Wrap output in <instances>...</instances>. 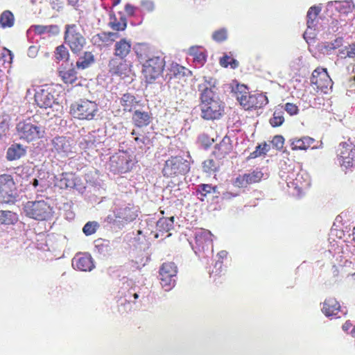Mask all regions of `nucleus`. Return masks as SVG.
Returning a JSON list of instances; mask_svg holds the SVG:
<instances>
[{
    "instance_id": "62",
    "label": "nucleus",
    "mask_w": 355,
    "mask_h": 355,
    "mask_svg": "<svg viewBox=\"0 0 355 355\" xmlns=\"http://www.w3.org/2000/svg\"><path fill=\"white\" fill-rule=\"evenodd\" d=\"M346 54L349 58H354L355 56V42L348 45V50H347Z\"/></svg>"
},
{
    "instance_id": "35",
    "label": "nucleus",
    "mask_w": 355,
    "mask_h": 355,
    "mask_svg": "<svg viewBox=\"0 0 355 355\" xmlns=\"http://www.w3.org/2000/svg\"><path fill=\"white\" fill-rule=\"evenodd\" d=\"M220 159L214 160V159H208L202 163L203 171L205 173L211 174L216 172L220 167Z\"/></svg>"
},
{
    "instance_id": "2",
    "label": "nucleus",
    "mask_w": 355,
    "mask_h": 355,
    "mask_svg": "<svg viewBox=\"0 0 355 355\" xmlns=\"http://www.w3.org/2000/svg\"><path fill=\"white\" fill-rule=\"evenodd\" d=\"M140 62L142 63V73L148 83H152L163 72L165 66L164 58L161 55H155L146 53H137Z\"/></svg>"
},
{
    "instance_id": "37",
    "label": "nucleus",
    "mask_w": 355,
    "mask_h": 355,
    "mask_svg": "<svg viewBox=\"0 0 355 355\" xmlns=\"http://www.w3.org/2000/svg\"><path fill=\"white\" fill-rule=\"evenodd\" d=\"M60 76L67 84H73L77 79L76 71L74 69H69L60 71Z\"/></svg>"
},
{
    "instance_id": "20",
    "label": "nucleus",
    "mask_w": 355,
    "mask_h": 355,
    "mask_svg": "<svg viewBox=\"0 0 355 355\" xmlns=\"http://www.w3.org/2000/svg\"><path fill=\"white\" fill-rule=\"evenodd\" d=\"M268 103V98L261 94H250L248 97V102L243 103V108L249 110L252 107H261Z\"/></svg>"
},
{
    "instance_id": "30",
    "label": "nucleus",
    "mask_w": 355,
    "mask_h": 355,
    "mask_svg": "<svg viewBox=\"0 0 355 355\" xmlns=\"http://www.w3.org/2000/svg\"><path fill=\"white\" fill-rule=\"evenodd\" d=\"M57 184L61 189L73 188L76 186L73 175L62 173Z\"/></svg>"
},
{
    "instance_id": "57",
    "label": "nucleus",
    "mask_w": 355,
    "mask_h": 355,
    "mask_svg": "<svg viewBox=\"0 0 355 355\" xmlns=\"http://www.w3.org/2000/svg\"><path fill=\"white\" fill-rule=\"evenodd\" d=\"M111 27L113 30L119 31H123L125 29L127 26L126 21L125 20H123L122 22H112L110 24Z\"/></svg>"
},
{
    "instance_id": "3",
    "label": "nucleus",
    "mask_w": 355,
    "mask_h": 355,
    "mask_svg": "<svg viewBox=\"0 0 355 355\" xmlns=\"http://www.w3.org/2000/svg\"><path fill=\"white\" fill-rule=\"evenodd\" d=\"M137 208L130 203H114L112 214H109L105 221L113 224L119 228H122L125 225L133 221L137 217Z\"/></svg>"
},
{
    "instance_id": "46",
    "label": "nucleus",
    "mask_w": 355,
    "mask_h": 355,
    "mask_svg": "<svg viewBox=\"0 0 355 355\" xmlns=\"http://www.w3.org/2000/svg\"><path fill=\"white\" fill-rule=\"evenodd\" d=\"M263 176V173L259 170H254L250 173H245V178L249 184L257 182L261 180Z\"/></svg>"
},
{
    "instance_id": "42",
    "label": "nucleus",
    "mask_w": 355,
    "mask_h": 355,
    "mask_svg": "<svg viewBox=\"0 0 355 355\" xmlns=\"http://www.w3.org/2000/svg\"><path fill=\"white\" fill-rule=\"evenodd\" d=\"M191 54L193 55L194 62L200 66L206 62V56L204 53L199 52L198 49L192 47L190 49Z\"/></svg>"
},
{
    "instance_id": "10",
    "label": "nucleus",
    "mask_w": 355,
    "mask_h": 355,
    "mask_svg": "<svg viewBox=\"0 0 355 355\" xmlns=\"http://www.w3.org/2000/svg\"><path fill=\"white\" fill-rule=\"evenodd\" d=\"M189 171L188 161L181 157H172L166 161L162 173L166 177H173L184 174Z\"/></svg>"
},
{
    "instance_id": "45",
    "label": "nucleus",
    "mask_w": 355,
    "mask_h": 355,
    "mask_svg": "<svg viewBox=\"0 0 355 355\" xmlns=\"http://www.w3.org/2000/svg\"><path fill=\"white\" fill-rule=\"evenodd\" d=\"M94 144V136L89 134L79 141V146L82 149L92 148Z\"/></svg>"
},
{
    "instance_id": "27",
    "label": "nucleus",
    "mask_w": 355,
    "mask_h": 355,
    "mask_svg": "<svg viewBox=\"0 0 355 355\" xmlns=\"http://www.w3.org/2000/svg\"><path fill=\"white\" fill-rule=\"evenodd\" d=\"M30 30H33L35 33L42 35L47 33L50 36L57 35L60 33V28L57 25H33Z\"/></svg>"
},
{
    "instance_id": "47",
    "label": "nucleus",
    "mask_w": 355,
    "mask_h": 355,
    "mask_svg": "<svg viewBox=\"0 0 355 355\" xmlns=\"http://www.w3.org/2000/svg\"><path fill=\"white\" fill-rule=\"evenodd\" d=\"M69 56V51L63 44L60 45L56 48L55 58L57 60H67Z\"/></svg>"
},
{
    "instance_id": "64",
    "label": "nucleus",
    "mask_w": 355,
    "mask_h": 355,
    "mask_svg": "<svg viewBox=\"0 0 355 355\" xmlns=\"http://www.w3.org/2000/svg\"><path fill=\"white\" fill-rule=\"evenodd\" d=\"M125 10L128 15H133L135 13V7L128 3L125 7Z\"/></svg>"
},
{
    "instance_id": "15",
    "label": "nucleus",
    "mask_w": 355,
    "mask_h": 355,
    "mask_svg": "<svg viewBox=\"0 0 355 355\" xmlns=\"http://www.w3.org/2000/svg\"><path fill=\"white\" fill-rule=\"evenodd\" d=\"M131 159L130 157L121 153L110 157V165L111 170L114 173H125L131 168Z\"/></svg>"
},
{
    "instance_id": "48",
    "label": "nucleus",
    "mask_w": 355,
    "mask_h": 355,
    "mask_svg": "<svg viewBox=\"0 0 355 355\" xmlns=\"http://www.w3.org/2000/svg\"><path fill=\"white\" fill-rule=\"evenodd\" d=\"M227 38V31L225 28H220L215 31L212 34V39L217 42H221L226 40Z\"/></svg>"
},
{
    "instance_id": "33",
    "label": "nucleus",
    "mask_w": 355,
    "mask_h": 355,
    "mask_svg": "<svg viewBox=\"0 0 355 355\" xmlns=\"http://www.w3.org/2000/svg\"><path fill=\"white\" fill-rule=\"evenodd\" d=\"M15 24V17L13 13L7 10L0 15V25L2 28H11Z\"/></svg>"
},
{
    "instance_id": "23",
    "label": "nucleus",
    "mask_w": 355,
    "mask_h": 355,
    "mask_svg": "<svg viewBox=\"0 0 355 355\" xmlns=\"http://www.w3.org/2000/svg\"><path fill=\"white\" fill-rule=\"evenodd\" d=\"M132 119L134 125L139 128L147 126L152 120V117L148 112L139 110L135 111Z\"/></svg>"
},
{
    "instance_id": "40",
    "label": "nucleus",
    "mask_w": 355,
    "mask_h": 355,
    "mask_svg": "<svg viewBox=\"0 0 355 355\" xmlns=\"http://www.w3.org/2000/svg\"><path fill=\"white\" fill-rule=\"evenodd\" d=\"M283 112L281 110H276L274 112L273 116L270 119V123L273 127H278L282 125L284 121Z\"/></svg>"
},
{
    "instance_id": "21",
    "label": "nucleus",
    "mask_w": 355,
    "mask_h": 355,
    "mask_svg": "<svg viewBox=\"0 0 355 355\" xmlns=\"http://www.w3.org/2000/svg\"><path fill=\"white\" fill-rule=\"evenodd\" d=\"M340 306L335 298L329 297L324 300L322 304V311L327 316L336 315Z\"/></svg>"
},
{
    "instance_id": "43",
    "label": "nucleus",
    "mask_w": 355,
    "mask_h": 355,
    "mask_svg": "<svg viewBox=\"0 0 355 355\" xmlns=\"http://www.w3.org/2000/svg\"><path fill=\"white\" fill-rule=\"evenodd\" d=\"M170 71V78H171V76H174L175 77H180L185 76L186 73V68L184 67H182L176 63H173L171 65V68L169 69Z\"/></svg>"
},
{
    "instance_id": "59",
    "label": "nucleus",
    "mask_w": 355,
    "mask_h": 355,
    "mask_svg": "<svg viewBox=\"0 0 355 355\" xmlns=\"http://www.w3.org/2000/svg\"><path fill=\"white\" fill-rule=\"evenodd\" d=\"M141 6L146 10L151 12L154 10V3L149 0H144L141 1Z\"/></svg>"
},
{
    "instance_id": "49",
    "label": "nucleus",
    "mask_w": 355,
    "mask_h": 355,
    "mask_svg": "<svg viewBox=\"0 0 355 355\" xmlns=\"http://www.w3.org/2000/svg\"><path fill=\"white\" fill-rule=\"evenodd\" d=\"M343 40L342 37H338L334 40L333 42L327 43L324 45V49H326V52L327 53H329L331 50L340 49L343 46Z\"/></svg>"
},
{
    "instance_id": "5",
    "label": "nucleus",
    "mask_w": 355,
    "mask_h": 355,
    "mask_svg": "<svg viewBox=\"0 0 355 355\" xmlns=\"http://www.w3.org/2000/svg\"><path fill=\"white\" fill-rule=\"evenodd\" d=\"M17 135L19 138L27 142L35 141L44 137V126L33 123L28 121H20L16 126Z\"/></svg>"
},
{
    "instance_id": "14",
    "label": "nucleus",
    "mask_w": 355,
    "mask_h": 355,
    "mask_svg": "<svg viewBox=\"0 0 355 355\" xmlns=\"http://www.w3.org/2000/svg\"><path fill=\"white\" fill-rule=\"evenodd\" d=\"M212 234L210 231L205 229H200L195 232V239L196 244V254L198 252H208L213 253Z\"/></svg>"
},
{
    "instance_id": "11",
    "label": "nucleus",
    "mask_w": 355,
    "mask_h": 355,
    "mask_svg": "<svg viewBox=\"0 0 355 355\" xmlns=\"http://www.w3.org/2000/svg\"><path fill=\"white\" fill-rule=\"evenodd\" d=\"M15 184L11 175H0V198L6 203L12 202L16 197Z\"/></svg>"
},
{
    "instance_id": "56",
    "label": "nucleus",
    "mask_w": 355,
    "mask_h": 355,
    "mask_svg": "<svg viewBox=\"0 0 355 355\" xmlns=\"http://www.w3.org/2000/svg\"><path fill=\"white\" fill-rule=\"evenodd\" d=\"M284 110L290 114V115H294L297 113L298 108L297 107L290 103H287L285 105Z\"/></svg>"
},
{
    "instance_id": "7",
    "label": "nucleus",
    "mask_w": 355,
    "mask_h": 355,
    "mask_svg": "<svg viewBox=\"0 0 355 355\" xmlns=\"http://www.w3.org/2000/svg\"><path fill=\"white\" fill-rule=\"evenodd\" d=\"M35 101L38 107L42 109L48 110L47 115L55 116V111L60 108V105L52 94L50 88H38L35 94Z\"/></svg>"
},
{
    "instance_id": "52",
    "label": "nucleus",
    "mask_w": 355,
    "mask_h": 355,
    "mask_svg": "<svg viewBox=\"0 0 355 355\" xmlns=\"http://www.w3.org/2000/svg\"><path fill=\"white\" fill-rule=\"evenodd\" d=\"M284 143V139L281 135H276L273 137L272 140V144L277 149L279 150L283 148Z\"/></svg>"
},
{
    "instance_id": "24",
    "label": "nucleus",
    "mask_w": 355,
    "mask_h": 355,
    "mask_svg": "<svg viewBox=\"0 0 355 355\" xmlns=\"http://www.w3.org/2000/svg\"><path fill=\"white\" fill-rule=\"evenodd\" d=\"M314 141V139L309 137H303L300 139L295 138L290 140L291 149L293 150H306L311 146Z\"/></svg>"
},
{
    "instance_id": "25",
    "label": "nucleus",
    "mask_w": 355,
    "mask_h": 355,
    "mask_svg": "<svg viewBox=\"0 0 355 355\" xmlns=\"http://www.w3.org/2000/svg\"><path fill=\"white\" fill-rule=\"evenodd\" d=\"M26 153V148L22 145L15 144L7 150L6 157L9 161H13L24 156Z\"/></svg>"
},
{
    "instance_id": "26",
    "label": "nucleus",
    "mask_w": 355,
    "mask_h": 355,
    "mask_svg": "<svg viewBox=\"0 0 355 355\" xmlns=\"http://www.w3.org/2000/svg\"><path fill=\"white\" fill-rule=\"evenodd\" d=\"M119 100L125 112H131L138 104L135 96L130 93L123 94Z\"/></svg>"
},
{
    "instance_id": "51",
    "label": "nucleus",
    "mask_w": 355,
    "mask_h": 355,
    "mask_svg": "<svg viewBox=\"0 0 355 355\" xmlns=\"http://www.w3.org/2000/svg\"><path fill=\"white\" fill-rule=\"evenodd\" d=\"M198 191L202 196H206L207 193H210L211 191L216 192V188L213 187L211 184H200L198 186Z\"/></svg>"
},
{
    "instance_id": "6",
    "label": "nucleus",
    "mask_w": 355,
    "mask_h": 355,
    "mask_svg": "<svg viewBox=\"0 0 355 355\" xmlns=\"http://www.w3.org/2000/svg\"><path fill=\"white\" fill-rule=\"evenodd\" d=\"M71 111L74 117L80 120H93L95 119L98 107L95 101L87 99H80L72 104Z\"/></svg>"
},
{
    "instance_id": "53",
    "label": "nucleus",
    "mask_w": 355,
    "mask_h": 355,
    "mask_svg": "<svg viewBox=\"0 0 355 355\" xmlns=\"http://www.w3.org/2000/svg\"><path fill=\"white\" fill-rule=\"evenodd\" d=\"M245 174L237 177L234 181V185L237 187H243L248 184V182L246 181Z\"/></svg>"
},
{
    "instance_id": "44",
    "label": "nucleus",
    "mask_w": 355,
    "mask_h": 355,
    "mask_svg": "<svg viewBox=\"0 0 355 355\" xmlns=\"http://www.w3.org/2000/svg\"><path fill=\"white\" fill-rule=\"evenodd\" d=\"M220 64L223 67L230 66L232 69H236L239 66V62L227 55H225L220 59Z\"/></svg>"
},
{
    "instance_id": "55",
    "label": "nucleus",
    "mask_w": 355,
    "mask_h": 355,
    "mask_svg": "<svg viewBox=\"0 0 355 355\" xmlns=\"http://www.w3.org/2000/svg\"><path fill=\"white\" fill-rule=\"evenodd\" d=\"M32 185L34 187V188L37 189V192H42L44 189H46V184L44 181H39L36 178L33 180Z\"/></svg>"
},
{
    "instance_id": "31",
    "label": "nucleus",
    "mask_w": 355,
    "mask_h": 355,
    "mask_svg": "<svg viewBox=\"0 0 355 355\" xmlns=\"http://www.w3.org/2000/svg\"><path fill=\"white\" fill-rule=\"evenodd\" d=\"M173 223L174 218L173 216L169 218H162L157 222V230L162 233L168 232L173 228Z\"/></svg>"
},
{
    "instance_id": "17",
    "label": "nucleus",
    "mask_w": 355,
    "mask_h": 355,
    "mask_svg": "<svg viewBox=\"0 0 355 355\" xmlns=\"http://www.w3.org/2000/svg\"><path fill=\"white\" fill-rule=\"evenodd\" d=\"M72 266L80 271H91L94 268L92 257L89 254H78L72 259Z\"/></svg>"
},
{
    "instance_id": "38",
    "label": "nucleus",
    "mask_w": 355,
    "mask_h": 355,
    "mask_svg": "<svg viewBox=\"0 0 355 355\" xmlns=\"http://www.w3.org/2000/svg\"><path fill=\"white\" fill-rule=\"evenodd\" d=\"M17 219V215L15 213L10 211H0V224H13Z\"/></svg>"
},
{
    "instance_id": "29",
    "label": "nucleus",
    "mask_w": 355,
    "mask_h": 355,
    "mask_svg": "<svg viewBox=\"0 0 355 355\" xmlns=\"http://www.w3.org/2000/svg\"><path fill=\"white\" fill-rule=\"evenodd\" d=\"M329 8H334L340 14H348L352 11L351 3L348 1H331L328 3Z\"/></svg>"
},
{
    "instance_id": "54",
    "label": "nucleus",
    "mask_w": 355,
    "mask_h": 355,
    "mask_svg": "<svg viewBox=\"0 0 355 355\" xmlns=\"http://www.w3.org/2000/svg\"><path fill=\"white\" fill-rule=\"evenodd\" d=\"M97 37L100 41L105 43L106 45L110 44L112 42L110 35L108 34V32H102L98 34H97Z\"/></svg>"
},
{
    "instance_id": "4",
    "label": "nucleus",
    "mask_w": 355,
    "mask_h": 355,
    "mask_svg": "<svg viewBox=\"0 0 355 355\" xmlns=\"http://www.w3.org/2000/svg\"><path fill=\"white\" fill-rule=\"evenodd\" d=\"M64 41L72 53L76 54L80 53L87 44L86 39L81 33L79 27L74 24L65 25Z\"/></svg>"
},
{
    "instance_id": "63",
    "label": "nucleus",
    "mask_w": 355,
    "mask_h": 355,
    "mask_svg": "<svg viewBox=\"0 0 355 355\" xmlns=\"http://www.w3.org/2000/svg\"><path fill=\"white\" fill-rule=\"evenodd\" d=\"M347 50H348V46H341L340 49H338V55L341 58H346L347 55Z\"/></svg>"
},
{
    "instance_id": "16",
    "label": "nucleus",
    "mask_w": 355,
    "mask_h": 355,
    "mask_svg": "<svg viewBox=\"0 0 355 355\" xmlns=\"http://www.w3.org/2000/svg\"><path fill=\"white\" fill-rule=\"evenodd\" d=\"M108 68L112 76H127L130 71V64L126 59L114 57L110 60Z\"/></svg>"
},
{
    "instance_id": "18",
    "label": "nucleus",
    "mask_w": 355,
    "mask_h": 355,
    "mask_svg": "<svg viewBox=\"0 0 355 355\" xmlns=\"http://www.w3.org/2000/svg\"><path fill=\"white\" fill-rule=\"evenodd\" d=\"M132 44L130 40L125 38L116 41L114 46V55L115 58L126 59L131 53Z\"/></svg>"
},
{
    "instance_id": "32",
    "label": "nucleus",
    "mask_w": 355,
    "mask_h": 355,
    "mask_svg": "<svg viewBox=\"0 0 355 355\" xmlns=\"http://www.w3.org/2000/svg\"><path fill=\"white\" fill-rule=\"evenodd\" d=\"M94 62V55L91 52L86 51L76 62L78 69H85L89 67Z\"/></svg>"
},
{
    "instance_id": "58",
    "label": "nucleus",
    "mask_w": 355,
    "mask_h": 355,
    "mask_svg": "<svg viewBox=\"0 0 355 355\" xmlns=\"http://www.w3.org/2000/svg\"><path fill=\"white\" fill-rule=\"evenodd\" d=\"M332 24H335V27H336V29H334V27L332 28L333 31H338L340 28H341L343 26H345L347 24V21L345 19H343L340 16L339 19H336L335 21H333Z\"/></svg>"
},
{
    "instance_id": "50",
    "label": "nucleus",
    "mask_w": 355,
    "mask_h": 355,
    "mask_svg": "<svg viewBox=\"0 0 355 355\" xmlns=\"http://www.w3.org/2000/svg\"><path fill=\"white\" fill-rule=\"evenodd\" d=\"M270 149L269 145L264 143L257 146L256 150L250 154V157L255 158L261 155L266 154Z\"/></svg>"
},
{
    "instance_id": "39",
    "label": "nucleus",
    "mask_w": 355,
    "mask_h": 355,
    "mask_svg": "<svg viewBox=\"0 0 355 355\" xmlns=\"http://www.w3.org/2000/svg\"><path fill=\"white\" fill-rule=\"evenodd\" d=\"M160 277V284L162 288L166 291H171L175 284V277H171L169 275H163Z\"/></svg>"
},
{
    "instance_id": "41",
    "label": "nucleus",
    "mask_w": 355,
    "mask_h": 355,
    "mask_svg": "<svg viewBox=\"0 0 355 355\" xmlns=\"http://www.w3.org/2000/svg\"><path fill=\"white\" fill-rule=\"evenodd\" d=\"M100 225L96 221L87 222L83 228V232L86 236L94 234L99 228Z\"/></svg>"
},
{
    "instance_id": "60",
    "label": "nucleus",
    "mask_w": 355,
    "mask_h": 355,
    "mask_svg": "<svg viewBox=\"0 0 355 355\" xmlns=\"http://www.w3.org/2000/svg\"><path fill=\"white\" fill-rule=\"evenodd\" d=\"M39 48L37 46H31L28 49V56L30 58H35L37 55Z\"/></svg>"
},
{
    "instance_id": "12",
    "label": "nucleus",
    "mask_w": 355,
    "mask_h": 355,
    "mask_svg": "<svg viewBox=\"0 0 355 355\" xmlns=\"http://www.w3.org/2000/svg\"><path fill=\"white\" fill-rule=\"evenodd\" d=\"M311 84L315 85L318 90L327 93V89L332 87L333 82L327 73V69L317 68L312 73Z\"/></svg>"
},
{
    "instance_id": "19",
    "label": "nucleus",
    "mask_w": 355,
    "mask_h": 355,
    "mask_svg": "<svg viewBox=\"0 0 355 355\" xmlns=\"http://www.w3.org/2000/svg\"><path fill=\"white\" fill-rule=\"evenodd\" d=\"M232 150L230 138L225 137L222 141L216 144L213 151V155L217 159H222L225 157Z\"/></svg>"
},
{
    "instance_id": "34",
    "label": "nucleus",
    "mask_w": 355,
    "mask_h": 355,
    "mask_svg": "<svg viewBox=\"0 0 355 355\" xmlns=\"http://www.w3.org/2000/svg\"><path fill=\"white\" fill-rule=\"evenodd\" d=\"M234 92L237 101L243 107V103L248 102V97L250 96L247 87L245 85H238Z\"/></svg>"
},
{
    "instance_id": "22",
    "label": "nucleus",
    "mask_w": 355,
    "mask_h": 355,
    "mask_svg": "<svg viewBox=\"0 0 355 355\" xmlns=\"http://www.w3.org/2000/svg\"><path fill=\"white\" fill-rule=\"evenodd\" d=\"M321 8L318 6H312L309 8L307 12V29L304 33V37H306L307 35H313L312 31H314V27L315 26V21L317 19V17L320 12Z\"/></svg>"
},
{
    "instance_id": "61",
    "label": "nucleus",
    "mask_w": 355,
    "mask_h": 355,
    "mask_svg": "<svg viewBox=\"0 0 355 355\" xmlns=\"http://www.w3.org/2000/svg\"><path fill=\"white\" fill-rule=\"evenodd\" d=\"M8 130V123L6 121L0 122V137L5 135Z\"/></svg>"
},
{
    "instance_id": "28",
    "label": "nucleus",
    "mask_w": 355,
    "mask_h": 355,
    "mask_svg": "<svg viewBox=\"0 0 355 355\" xmlns=\"http://www.w3.org/2000/svg\"><path fill=\"white\" fill-rule=\"evenodd\" d=\"M293 182H290L295 189L299 190L303 189L309 186V178L308 175L304 172L297 174L295 179H292ZM289 184V182L288 183Z\"/></svg>"
},
{
    "instance_id": "13",
    "label": "nucleus",
    "mask_w": 355,
    "mask_h": 355,
    "mask_svg": "<svg viewBox=\"0 0 355 355\" xmlns=\"http://www.w3.org/2000/svg\"><path fill=\"white\" fill-rule=\"evenodd\" d=\"M72 140L65 137H57L52 140V151L55 156L64 158L73 155Z\"/></svg>"
},
{
    "instance_id": "9",
    "label": "nucleus",
    "mask_w": 355,
    "mask_h": 355,
    "mask_svg": "<svg viewBox=\"0 0 355 355\" xmlns=\"http://www.w3.org/2000/svg\"><path fill=\"white\" fill-rule=\"evenodd\" d=\"M24 210L27 216L38 220L46 219L51 213L50 206L44 200L29 201Z\"/></svg>"
},
{
    "instance_id": "36",
    "label": "nucleus",
    "mask_w": 355,
    "mask_h": 355,
    "mask_svg": "<svg viewBox=\"0 0 355 355\" xmlns=\"http://www.w3.org/2000/svg\"><path fill=\"white\" fill-rule=\"evenodd\" d=\"M177 267L173 262L164 263L159 269V276L169 275L176 277Z\"/></svg>"
},
{
    "instance_id": "1",
    "label": "nucleus",
    "mask_w": 355,
    "mask_h": 355,
    "mask_svg": "<svg viewBox=\"0 0 355 355\" xmlns=\"http://www.w3.org/2000/svg\"><path fill=\"white\" fill-rule=\"evenodd\" d=\"M216 81L211 77H203L198 85L201 110L200 116L205 120L219 119L224 111V104L216 93Z\"/></svg>"
},
{
    "instance_id": "8",
    "label": "nucleus",
    "mask_w": 355,
    "mask_h": 355,
    "mask_svg": "<svg viewBox=\"0 0 355 355\" xmlns=\"http://www.w3.org/2000/svg\"><path fill=\"white\" fill-rule=\"evenodd\" d=\"M337 156L341 167L345 169L355 167V146L352 142L340 143L337 148Z\"/></svg>"
}]
</instances>
